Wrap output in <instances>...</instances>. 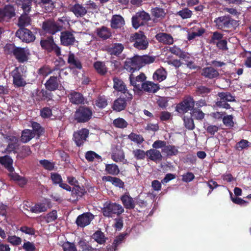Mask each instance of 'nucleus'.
<instances>
[{"instance_id": "obj_6", "label": "nucleus", "mask_w": 251, "mask_h": 251, "mask_svg": "<svg viewBox=\"0 0 251 251\" xmlns=\"http://www.w3.org/2000/svg\"><path fill=\"white\" fill-rule=\"evenodd\" d=\"M195 101L192 96H185L182 101L178 103L176 107V110L180 113L184 114L191 111L194 107Z\"/></svg>"}, {"instance_id": "obj_20", "label": "nucleus", "mask_w": 251, "mask_h": 251, "mask_svg": "<svg viewBox=\"0 0 251 251\" xmlns=\"http://www.w3.org/2000/svg\"><path fill=\"white\" fill-rule=\"evenodd\" d=\"M69 101L74 104H79L84 103V98L83 95L75 91H71L68 95Z\"/></svg>"}, {"instance_id": "obj_2", "label": "nucleus", "mask_w": 251, "mask_h": 251, "mask_svg": "<svg viewBox=\"0 0 251 251\" xmlns=\"http://www.w3.org/2000/svg\"><path fill=\"white\" fill-rule=\"evenodd\" d=\"M129 42L139 50H146L149 46V41L144 32L139 31L130 35Z\"/></svg>"}, {"instance_id": "obj_26", "label": "nucleus", "mask_w": 251, "mask_h": 251, "mask_svg": "<svg viewBox=\"0 0 251 251\" xmlns=\"http://www.w3.org/2000/svg\"><path fill=\"white\" fill-rule=\"evenodd\" d=\"M212 88L207 86L200 85L197 86L195 91V94L197 96L203 98L208 97L212 91Z\"/></svg>"}, {"instance_id": "obj_39", "label": "nucleus", "mask_w": 251, "mask_h": 251, "mask_svg": "<svg viewBox=\"0 0 251 251\" xmlns=\"http://www.w3.org/2000/svg\"><path fill=\"white\" fill-rule=\"evenodd\" d=\"M95 105L99 108L102 109L108 105V100L104 95H99L95 101Z\"/></svg>"}, {"instance_id": "obj_47", "label": "nucleus", "mask_w": 251, "mask_h": 251, "mask_svg": "<svg viewBox=\"0 0 251 251\" xmlns=\"http://www.w3.org/2000/svg\"><path fill=\"white\" fill-rule=\"evenodd\" d=\"M48 210V207L46 204L43 203H38L36 204L30 209V211L32 213H39L45 212Z\"/></svg>"}, {"instance_id": "obj_55", "label": "nucleus", "mask_w": 251, "mask_h": 251, "mask_svg": "<svg viewBox=\"0 0 251 251\" xmlns=\"http://www.w3.org/2000/svg\"><path fill=\"white\" fill-rule=\"evenodd\" d=\"M132 154L136 160H143L147 156V151L145 152L141 149H135L132 151Z\"/></svg>"}, {"instance_id": "obj_31", "label": "nucleus", "mask_w": 251, "mask_h": 251, "mask_svg": "<svg viewBox=\"0 0 251 251\" xmlns=\"http://www.w3.org/2000/svg\"><path fill=\"white\" fill-rule=\"evenodd\" d=\"M125 24V20L122 16L115 15L112 17L110 25L112 28L117 29L121 28Z\"/></svg>"}, {"instance_id": "obj_22", "label": "nucleus", "mask_w": 251, "mask_h": 251, "mask_svg": "<svg viewBox=\"0 0 251 251\" xmlns=\"http://www.w3.org/2000/svg\"><path fill=\"white\" fill-rule=\"evenodd\" d=\"M13 160L9 155L0 157V164L2 165L9 173H13L15 170L13 167Z\"/></svg>"}, {"instance_id": "obj_9", "label": "nucleus", "mask_w": 251, "mask_h": 251, "mask_svg": "<svg viewBox=\"0 0 251 251\" xmlns=\"http://www.w3.org/2000/svg\"><path fill=\"white\" fill-rule=\"evenodd\" d=\"M133 96L131 94L121 95L114 101L112 105V108L116 112H120L124 110L126 108L127 103L130 102Z\"/></svg>"}, {"instance_id": "obj_57", "label": "nucleus", "mask_w": 251, "mask_h": 251, "mask_svg": "<svg viewBox=\"0 0 251 251\" xmlns=\"http://www.w3.org/2000/svg\"><path fill=\"white\" fill-rule=\"evenodd\" d=\"M144 21L140 18L137 13L132 17V25L135 29H137L140 26L144 25Z\"/></svg>"}, {"instance_id": "obj_4", "label": "nucleus", "mask_w": 251, "mask_h": 251, "mask_svg": "<svg viewBox=\"0 0 251 251\" xmlns=\"http://www.w3.org/2000/svg\"><path fill=\"white\" fill-rule=\"evenodd\" d=\"M101 211L104 217L109 218L112 217L113 215H121L124 212V209L120 204L106 201L104 203Z\"/></svg>"}, {"instance_id": "obj_56", "label": "nucleus", "mask_w": 251, "mask_h": 251, "mask_svg": "<svg viewBox=\"0 0 251 251\" xmlns=\"http://www.w3.org/2000/svg\"><path fill=\"white\" fill-rule=\"evenodd\" d=\"M57 218V212L56 210H52L44 217L47 223L54 221Z\"/></svg>"}, {"instance_id": "obj_53", "label": "nucleus", "mask_w": 251, "mask_h": 251, "mask_svg": "<svg viewBox=\"0 0 251 251\" xmlns=\"http://www.w3.org/2000/svg\"><path fill=\"white\" fill-rule=\"evenodd\" d=\"M55 70L58 71V69L56 68L50 69L49 67L45 66L40 68L38 70V73L40 75H42L44 76H47L54 72Z\"/></svg>"}, {"instance_id": "obj_15", "label": "nucleus", "mask_w": 251, "mask_h": 251, "mask_svg": "<svg viewBox=\"0 0 251 251\" xmlns=\"http://www.w3.org/2000/svg\"><path fill=\"white\" fill-rule=\"evenodd\" d=\"M28 50L24 48L12 47V52L19 62L24 63L28 60Z\"/></svg>"}, {"instance_id": "obj_38", "label": "nucleus", "mask_w": 251, "mask_h": 251, "mask_svg": "<svg viewBox=\"0 0 251 251\" xmlns=\"http://www.w3.org/2000/svg\"><path fill=\"white\" fill-rule=\"evenodd\" d=\"M147 156L150 160L154 162L160 161L162 158L160 151L155 149H150L147 151Z\"/></svg>"}, {"instance_id": "obj_37", "label": "nucleus", "mask_w": 251, "mask_h": 251, "mask_svg": "<svg viewBox=\"0 0 251 251\" xmlns=\"http://www.w3.org/2000/svg\"><path fill=\"white\" fill-rule=\"evenodd\" d=\"M79 251H99V249L94 248L88 242L85 240H80L78 242Z\"/></svg>"}, {"instance_id": "obj_11", "label": "nucleus", "mask_w": 251, "mask_h": 251, "mask_svg": "<svg viewBox=\"0 0 251 251\" xmlns=\"http://www.w3.org/2000/svg\"><path fill=\"white\" fill-rule=\"evenodd\" d=\"M42 27L46 33L54 35L62 30L63 25H60L54 20H48L43 22Z\"/></svg>"}, {"instance_id": "obj_19", "label": "nucleus", "mask_w": 251, "mask_h": 251, "mask_svg": "<svg viewBox=\"0 0 251 251\" xmlns=\"http://www.w3.org/2000/svg\"><path fill=\"white\" fill-rule=\"evenodd\" d=\"M113 88L117 92H120L122 95H128L131 94L127 89L124 81L120 78L114 76L113 78Z\"/></svg>"}, {"instance_id": "obj_63", "label": "nucleus", "mask_w": 251, "mask_h": 251, "mask_svg": "<svg viewBox=\"0 0 251 251\" xmlns=\"http://www.w3.org/2000/svg\"><path fill=\"white\" fill-rule=\"evenodd\" d=\"M39 163L46 170L51 171L54 169V164L48 160H41L39 161Z\"/></svg>"}, {"instance_id": "obj_48", "label": "nucleus", "mask_w": 251, "mask_h": 251, "mask_svg": "<svg viewBox=\"0 0 251 251\" xmlns=\"http://www.w3.org/2000/svg\"><path fill=\"white\" fill-rule=\"evenodd\" d=\"M32 133L34 134V137L37 135L39 137L44 132V129L41 126V125L35 122L32 123Z\"/></svg>"}, {"instance_id": "obj_44", "label": "nucleus", "mask_w": 251, "mask_h": 251, "mask_svg": "<svg viewBox=\"0 0 251 251\" xmlns=\"http://www.w3.org/2000/svg\"><path fill=\"white\" fill-rule=\"evenodd\" d=\"M176 15L179 16L183 20L190 19L193 15V12L188 8L185 7L177 12Z\"/></svg>"}, {"instance_id": "obj_52", "label": "nucleus", "mask_w": 251, "mask_h": 251, "mask_svg": "<svg viewBox=\"0 0 251 251\" xmlns=\"http://www.w3.org/2000/svg\"><path fill=\"white\" fill-rule=\"evenodd\" d=\"M114 126L119 128H125L128 126V123L122 118H118L113 122Z\"/></svg>"}, {"instance_id": "obj_60", "label": "nucleus", "mask_w": 251, "mask_h": 251, "mask_svg": "<svg viewBox=\"0 0 251 251\" xmlns=\"http://www.w3.org/2000/svg\"><path fill=\"white\" fill-rule=\"evenodd\" d=\"M183 121L185 126L186 128L189 130H193L195 128V124L194 120L192 117H187L184 116L183 118Z\"/></svg>"}, {"instance_id": "obj_5", "label": "nucleus", "mask_w": 251, "mask_h": 251, "mask_svg": "<svg viewBox=\"0 0 251 251\" xmlns=\"http://www.w3.org/2000/svg\"><path fill=\"white\" fill-rule=\"evenodd\" d=\"M23 70L24 66H20L15 67L10 74L13 78V85L15 88L24 87L27 84Z\"/></svg>"}, {"instance_id": "obj_28", "label": "nucleus", "mask_w": 251, "mask_h": 251, "mask_svg": "<svg viewBox=\"0 0 251 251\" xmlns=\"http://www.w3.org/2000/svg\"><path fill=\"white\" fill-rule=\"evenodd\" d=\"M96 33L97 35L103 40H106L112 36L110 29L105 26L97 28Z\"/></svg>"}, {"instance_id": "obj_3", "label": "nucleus", "mask_w": 251, "mask_h": 251, "mask_svg": "<svg viewBox=\"0 0 251 251\" xmlns=\"http://www.w3.org/2000/svg\"><path fill=\"white\" fill-rule=\"evenodd\" d=\"M237 21L229 15H224L216 18L213 23L217 29L223 31H227L232 28L236 25Z\"/></svg>"}, {"instance_id": "obj_29", "label": "nucleus", "mask_w": 251, "mask_h": 251, "mask_svg": "<svg viewBox=\"0 0 251 251\" xmlns=\"http://www.w3.org/2000/svg\"><path fill=\"white\" fill-rule=\"evenodd\" d=\"M70 11L77 17H82L87 13V10L82 4L75 3L71 7Z\"/></svg>"}, {"instance_id": "obj_41", "label": "nucleus", "mask_w": 251, "mask_h": 251, "mask_svg": "<svg viewBox=\"0 0 251 251\" xmlns=\"http://www.w3.org/2000/svg\"><path fill=\"white\" fill-rule=\"evenodd\" d=\"M34 137V134L32 133V131L28 129H25L22 132L21 141L22 142L25 143L29 142Z\"/></svg>"}, {"instance_id": "obj_61", "label": "nucleus", "mask_w": 251, "mask_h": 251, "mask_svg": "<svg viewBox=\"0 0 251 251\" xmlns=\"http://www.w3.org/2000/svg\"><path fill=\"white\" fill-rule=\"evenodd\" d=\"M140 59L142 67L146 65L153 63L155 59L154 56H151L148 55L140 56Z\"/></svg>"}, {"instance_id": "obj_49", "label": "nucleus", "mask_w": 251, "mask_h": 251, "mask_svg": "<svg viewBox=\"0 0 251 251\" xmlns=\"http://www.w3.org/2000/svg\"><path fill=\"white\" fill-rule=\"evenodd\" d=\"M127 138L131 141H133L138 145L141 144L145 141L144 138L142 135L140 134H137L134 132H131L130 134H129L128 135Z\"/></svg>"}, {"instance_id": "obj_7", "label": "nucleus", "mask_w": 251, "mask_h": 251, "mask_svg": "<svg viewBox=\"0 0 251 251\" xmlns=\"http://www.w3.org/2000/svg\"><path fill=\"white\" fill-rule=\"evenodd\" d=\"M40 45L43 49L48 52H53L58 57L61 55V49L54 43L52 36H50L46 39H42L40 41Z\"/></svg>"}, {"instance_id": "obj_21", "label": "nucleus", "mask_w": 251, "mask_h": 251, "mask_svg": "<svg viewBox=\"0 0 251 251\" xmlns=\"http://www.w3.org/2000/svg\"><path fill=\"white\" fill-rule=\"evenodd\" d=\"M124 48V46L122 43H115L109 46L106 50L110 55L118 56L122 53Z\"/></svg>"}, {"instance_id": "obj_14", "label": "nucleus", "mask_w": 251, "mask_h": 251, "mask_svg": "<svg viewBox=\"0 0 251 251\" xmlns=\"http://www.w3.org/2000/svg\"><path fill=\"white\" fill-rule=\"evenodd\" d=\"M15 35L23 42L27 43L32 42L35 39V36L32 32L26 28H19L17 30Z\"/></svg>"}, {"instance_id": "obj_25", "label": "nucleus", "mask_w": 251, "mask_h": 251, "mask_svg": "<svg viewBox=\"0 0 251 251\" xmlns=\"http://www.w3.org/2000/svg\"><path fill=\"white\" fill-rule=\"evenodd\" d=\"M67 62L72 69L78 70H81L82 69V65L80 60L76 57L75 55L71 52H70L69 53Z\"/></svg>"}, {"instance_id": "obj_40", "label": "nucleus", "mask_w": 251, "mask_h": 251, "mask_svg": "<svg viewBox=\"0 0 251 251\" xmlns=\"http://www.w3.org/2000/svg\"><path fill=\"white\" fill-rule=\"evenodd\" d=\"M162 151L165 153L167 156H175L178 153L177 147L174 145H166L165 148H163Z\"/></svg>"}, {"instance_id": "obj_45", "label": "nucleus", "mask_w": 251, "mask_h": 251, "mask_svg": "<svg viewBox=\"0 0 251 251\" xmlns=\"http://www.w3.org/2000/svg\"><path fill=\"white\" fill-rule=\"evenodd\" d=\"M151 13L155 18L160 19H163L166 14L164 9L157 7L152 8Z\"/></svg>"}, {"instance_id": "obj_54", "label": "nucleus", "mask_w": 251, "mask_h": 251, "mask_svg": "<svg viewBox=\"0 0 251 251\" xmlns=\"http://www.w3.org/2000/svg\"><path fill=\"white\" fill-rule=\"evenodd\" d=\"M233 116L232 115H228L224 116L223 118V123L224 125L229 128H232L234 126L233 122Z\"/></svg>"}, {"instance_id": "obj_64", "label": "nucleus", "mask_w": 251, "mask_h": 251, "mask_svg": "<svg viewBox=\"0 0 251 251\" xmlns=\"http://www.w3.org/2000/svg\"><path fill=\"white\" fill-rule=\"evenodd\" d=\"M62 248L64 251H76L74 243L69 242H65L62 245Z\"/></svg>"}, {"instance_id": "obj_33", "label": "nucleus", "mask_w": 251, "mask_h": 251, "mask_svg": "<svg viewBox=\"0 0 251 251\" xmlns=\"http://www.w3.org/2000/svg\"><path fill=\"white\" fill-rule=\"evenodd\" d=\"M29 12H24L21 15L18 19V25L19 28H25L30 25L31 22L30 17L28 16Z\"/></svg>"}, {"instance_id": "obj_50", "label": "nucleus", "mask_w": 251, "mask_h": 251, "mask_svg": "<svg viewBox=\"0 0 251 251\" xmlns=\"http://www.w3.org/2000/svg\"><path fill=\"white\" fill-rule=\"evenodd\" d=\"M191 116L197 120H201L204 117V113L199 108L194 107L191 111Z\"/></svg>"}, {"instance_id": "obj_42", "label": "nucleus", "mask_w": 251, "mask_h": 251, "mask_svg": "<svg viewBox=\"0 0 251 251\" xmlns=\"http://www.w3.org/2000/svg\"><path fill=\"white\" fill-rule=\"evenodd\" d=\"M94 67L97 72L101 75H104L107 72L105 64L101 61H96L94 63Z\"/></svg>"}, {"instance_id": "obj_16", "label": "nucleus", "mask_w": 251, "mask_h": 251, "mask_svg": "<svg viewBox=\"0 0 251 251\" xmlns=\"http://www.w3.org/2000/svg\"><path fill=\"white\" fill-rule=\"evenodd\" d=\"M15 15V8L11 4H7L3 8H0V18L1 21L8 22Z\"/></svg>"}, {"instance_id": "obj_1", "label": "nucleus", "mask_w": 251, "mask_h": 251, "mask_svg": "<svg viewBox=\"0 0 251 251\" xmlns=\"http://www.w3.org/2000/svg\"><path fill=\"white\" fill-rule=\"evenodd\" d=\"M92 109L86 105L79 106L74 113V119L77 123L88 122L93 116Z\"/></svg>"}, {"instance_id": "obj_23", "label": "nucleus", "mask_w": 251, "mask_h": 251, "mask_svg": "<svg viewBox=\"0 0 251 251\" xmlns=\"http://www.w3.org/2000/svg\"><path fill=\"white\" fill-rule=\"evenodd\" d=\"M201 75L208 79H213L219 75L218 71L212 67L203 68L201 71Z\"/></svg>"}, {"instance_id": "obj_18", "label": "nucleus", "mask_w": 251, "mask_h": 251, "mask_svg": "<svg viewBox=\"0 0 251 251\" xmlns=\"http://www.w3.org/2000/svg\"><path fill=\"white\" fill-rule=\"evenodd\" d=\"M94 218V216L91 213H84L77 217L75 223L78 227H84L89 225Z\"/></svg>"}, {"instance_id": "obj_59", "label": "nucleus", "mask_w": 251, "mask_h": 251, "mask_svg": "<svg viewBox=\"0 0 251 251\" xmlns=\"http://www.w3.org/2000/svg\"><path fill=\"white\" fill-rule=\"evenodd\" d=\"M204 128L206 132L210 135L213 136L217 132L219 129V127L216 125H213L209 124H207L204 126Z\"/></svg>"}, {"instance_id": "obj_58", "label": "nucleus", "mask_w": 251, "mask_h": 251, "mask_svg": "<svg viewBox=\"0 0 251 251\" xmlns=\"http://www.w3.org/2000/svg\"><path fill=\"white\" fill-rule=\"evenodd\" d=\"M32 153L30 148L28 146H23L21 147L20 150L19 155L22 158L30 155Z\"/></svg>"}, {"instance_id": "obj_36", "label": "nucleus", "mask_w": 251, "mask_h": 251, "mask_svg": "<svg viewBox=\"0 0 251 251\" xmlns=\"http://www.w3.org/2000/svg\"><path fill=\"white\" fill-rule=\"evenodd\" d=\"M167 72L163 68L161 67L157 69L153 75V79L155 81L161 82L164 80L167 77Z\"/></svg>"}, {"instance_id": "obj_13", "label": "nucleus", "mask_w": 251, "mask_h": 251, "mask_svg": "<svg viewBox=\"0 0 251 251\" xmlns=\"http://www.w3.org/2000/svg\"><path fill=\"white\" fill-rule=\"evenodd\" d=\"M61 71L58 70L56 75L50 76L45 83L46 89L50 91L59 90L60 85Z\"/></svg>"}, {"instance_id": "obj_8", "label": "nucleus", "mask_w": 251, "mask_h": 251, "mask_svg": "<svg viewBox=\"0 0 251 251\" xmlns=\"http://www.w3.org/2000/svg\"><path fill=\"white\" fill-rule=\"evenodd\" d=\"M224 34L218 31L212 33L209 40V43L216 45L219 50H227V41L226 39H223Z\"/></svg>"}, {"instance_id": "obj_12", "label": "nucleus", "mask_w": 251, "mask_h": 251, "mask_svg": "<svg viewBox=\"0 0 251 251\" xmlns=\"http://www.w3.org/2000/svg\"><path fill=\"white\" fill-rule=\"evenodd\" d=\"M142 67L140 56L135 55L132 58L126 59L125 62L124 68L129 72L133 73L139 70Z\"/></svg>"}, {"instance_id": "obj_32", "label": "nucleus", "mask_w": 251, "mask_h": 251, "mask_svg": "<svg viewBox=\"0 0 251 251\" xmlns=\"http://www.w3.org/2000/svg\"><path fill=\"white\" fill-rule=\"evenodd\" d=\"M71 191L72 196L75 199V200H78L87 193L84 187L80 186L79 185L74 186Z\"/></svg>"}, {"instance_id": "obj_27", "label": "nucleus", "mask_w": 251, "mask_h": 251, "mask_svg": "<svg viewBox=\"0 0 251 251\" xmlns=\"http://www.w3.org/2000/svg\"><path fill=\"white\" fill-rule=\"evenodd\" d=\"M159 89L158 84L153 82L146 81L141 84V90L149 93H155Z\"/></svg>"}, {"instance_id": "obj_43", "label": "nucleus", "mask_w": 251, "mask_h": 251, "mask_svg": "<svg viewBox=\"0 0 251 251\" xmlns=\"http://www.w3.org/2000/svg\"><path fill=\"white\" fill-rule=\"evenodd\" d=\"M217 96L220 100L226 102H234L236 101L235 97L232 96L231 94L228 92H219Z\"/></svg>"}, {"instance_id": "obj_51", "label": "nucleus", "mask_w": 251, "mask_h": 251, "mask_svg": "<svg viewBox=\"0 0 251 251\" xmlns=\"http://www.w3.org/2000/svg\"><path fill=\"white\" fill-rule=\"evenodd\" d=\"M105 171L108 174L112 175H117L120 172L118 166L115 164H106Z\"/></svg>"}, {"instance_id": "obj_30", "label": "nucleus", "mask_w": 251, "mask_h": 251, "mask_svg": "<svg viewBox=\"0 0 251 251\" xmlns=\"http://www.w3.org/2000/svg\"><path fill=\"white\" fill-rule=\"evenodd\" d=\"M121 200L126 209H133L134 208L135 201L129 194H125L122 196Z\"/></svg>"}, {"instance_id": "obj_10", "label": "nucleus", "mask_w": 251, "mask_h": 251, "mask_svg": "<svg viewBox=\"0 0 251 251\" xmlns=\"http://www.w3.org/2000/svg\"><path fill=\"white\" fill-rule=\"evenodd\" d=\"M89 135V130L86 128H82L75 131L73 135V140L78 147H82L87 141Z\"/></svg>"}, {"instance_id": "obj_62", "label": "nucleus", "mask_w": 251, "mask_h": 251, "mask_svg": "<svg viewBox=\"0 0 251 251\" xmlns=\"http://www.w3.org/2000/svg\"><path fill=\"white\" fill-rule=\"evenodd\" d=\"M52 114V110L50 107H45L40 110V115L44 119L50 118Z\"/></svg>"}, {"instance_id": "obj_34", "label": "nucleus", "mask_w": 251, "mask_h": 251, "mask_svg": "<svg viewBox=\"0 0 251 251\" xmlns=\"http://www.w3.org/2000/svg\"><path fill=\"white\" fill-rule=\"evenodd\" d=\"M33 1V0H16V2L18 6H21L23 12H30Z\"/></svg>"}, {"instance_id": "obj_35", "label": "nucleus", "mask_w": 251, "mask_h": 251, "mask_svg": "<svg viewBox=\"0 0 251 251\" xmlns=\"http://www.w3.org/2000/svg\"><path fill=\"white\" fill-rule=\"evenodd\" d=\"M102 179L103 181L110 182L115 186L120 188H123L124 186V182L118 177L107 176H103Z\"/></svg>"}, {"instance_id": "obj_24", "label": "nucleus", "mask_w": 251, "mask_h": 251, "mask_svg": "<svg viewBox=\"0 0 251 251\" xmlns=\"http://www.w3.org/2000/svg\"><path fill=\"white\" fill-rule=\"evenodd\" d=\"M155 39L160 43L166 45H172L174 43L173 37L169 34L159 32L155 35Z\"/></svg>"}, {"instance_id": "obj_46", "label": "nucleus", "mask_w": 251, "mask_h": 251, "mask_svg": "<svg viewBox=\"0 0 251 251\" xmlns=\"http://www.w3.org/2000/svg\"><path fill=\"white\" fill-rule=\"evenodd\" d=\"M92 238L100 244H103L106 242V238L104 234L100 230L96 231L92 235Z\"/></svg>"}, {"instance_id": "obj_17", "label": "nucleus", "mask_w": 251, "mask_h": 251, "mask_svg": "<svg viewBox=\"0 0 251 251\" xmlns=\"http://www.w3.org/2000/svg\"><path fill=\"white\" fill-rule=\"evenodd\" d=\"M60 43L64 46L69 47L74 45L75 38L73 32L66 30L61 32Z\"/></svg>"}]
</instances>
